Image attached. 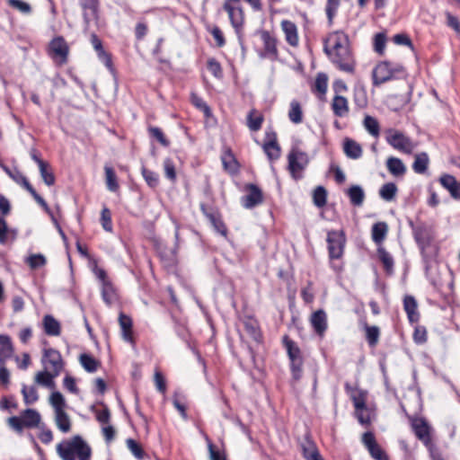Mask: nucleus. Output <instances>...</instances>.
Instances as JSON below:
<instances>
[{"label":"nucleus","mask_w":460,"mask_h":460,"mask_svg":"<svg viewBox=\"0 0 460 460\" xmlns=\"http://www.w3.org/2000/svg\"><path fill=\"white\" fill-rule=\"evenodd\" d=\"M98 59L105 65L111 74L115 77V67L112 64L111 55L107 53L102 47L100 50L96 51Z\"/></svg>","instance_id":"864d4df0"},{"label":"nucleus","mask_w":460,"mask_h":460,"mask_svg":"<svg viewBox=\"0 0 460 460\" xmlns=\"http://www.w3.org/2000/svg\"><path fill=\"white\" fill-rule=\"evenodd\" d=\"M58 376L59 375H58L57 371L49 372L47 370H43L37 373L35 381L40 385L52 389L55 387L54 379Z\"/></svg>","instance_id":"7c9ffc66"},{"label":"nucleus","mask_w":460,"mask_h":460,"mask_svg":"<svg viewBox=\"0 0 460 460\" xmlns=\"http://www.w3.org/2000/svg\"><path fill=\"white\" fill-rule=\"evenodd\" d=\"M101 224L107 232H112L111 211L104 207L101 213Z\"/></svg>","instance_id":"13d9d810"},{"label":"nucleus","mask_w":460,"mask_h":460,"mask_svg":"<svg viewBox=\"0 0 460 460\" xmlns=\"http://www.w3.org/2000/svg\"><path fill=\"white\" fill-rule=\"evenodd\" d=\"M82 7L84 10L83 13L84 22L85 23V26L88 27L90 23V15L95 17L97 14L98 1L84 0L82 3Z\"/></svg>","instance_id":"473e14b6"},{"label":"nucleus","mask_w":460,"mask_h":460,"mask_svg":"<svg viewBox=\"0 0 460 460\" xmlns=\"http://www.w3.org/2000/svg\"><path fill=\"white\" fill-rule=\"evenodd\" d=\"M347 194L352 205L359 207L363 204L365 199V192L360 186L352 185L348 189Z\"/></svg>","instance_id":"2f4dec72"},{"label":"nucleus","mask_w":460,"mask_h":460,"mask_svg":"<svg viewBox=\"0 0 460 460\" xmlns=\"http://www.w3.org/2000/svg\"><path fill=\"white\" fill-rule=\"evenodd\" d=\"M282 342L290 360L292 376L295 380H299L302 376L304 364L301 349L288 335L283 337Z\"/></svg>","instance_id":"f03ea898"},{"label":"nucleus","mask_w":460,"mask_h":460,"mask_svg":"<svg viewBox=\"0 0 460 460\" xmlns=\"http://www.w3.org/2000/svg\"><path fill=\"white\" fill-rule=\"evenodd\" d=\"M388 231L387 224L385 222H378L372 226V239L376 244H380L385 240Z\"/></svg>","instance_id":"e433bc0d"},{"label":"nucleus","mask_w":460,"mask_h":460,"mask_svg":"<svg viewBox=\"0 0 460 460\" xmlns=\"http://www.w3.org/2000/svg\"><path fill=\"white\" fill-rule=\"evenodd\" d=\"M300 447L305 460H323L315 443L308 437L301 442Z\"/></svg>","instance_id":"6ab92c4d"},{"label":"nucleus","mask_w":460,"mask_h":460,"mask_svg":"<svg viewBox=\"0 0 460 460\" xmlns=\"http://www.w3.org/2000/svg\"><path fill=\"white\" fill-rule=\"evenodd\" d=\"M411 428L414 431L415 436L425 445V447L432 451L434 444L431 438V427L422 418H417L412 420Z\"/></svg>","instance_id":"9d476101"},{"label":"nucleus","mask_w":460,"mask_h":460,"mask_svg":"<svg viewBox=\"0 0 460 460\" xmlns=\"http://www.w3.org/2000/svg\"><path fill=\"white\" fill-rule=\"evenodd\" d=\"M164 170L166 178L174 181L176 180V171L174 163L171 158H166L164 161Z\"/></svg>","instance_id":"680f3d73"},{"label":"nucleus","mask_w":460,"mask_h":460,"mask_svg":"<svg viewBox=\"0 0 460 460\" xmlns=\"http://www.w3.org/2000/svg\"><path fill=\"white\" fill-rule=\"evenodd\" d=\"M262 148L270 161H275L280 157L281 149L278 144L277 133L273 129L266 130Z\"/></svg>","instance_id":"f8f14e48"},{"label":"nucleus","mask_w":460,"mask_h":460,"mask_svg":"<svg viewBox=\"0 0 460 460\" xmlns=\"http://www.w3.org/2000/svg\"><path fill=\"white\" fill-rule=\"evenodd\" d=\"M288 119L295 124H299L303 121V111L297 101L294 100L290 102Z\"/></svg>","instance_id":"a19ab883"},{"label":"nucleus","mask_w":460,"mask_h":460,"mask_svg":"<svg viewBox=\"0 0 460 460\" xmlns=\"http://www.w3.org/2000/svg\"><path fill=\"white\" fill-rule=\"evenodd\" d=\"M191 102L193 103L194 106L202 111L207 118L211 116V110L208 107V105L203 101L202 98H200L195 93H192Z\"/></svg>","instance_id":"052dcab7"},{"label":"nucleus","mask_w":460,"mask_h":460,"mask_svg":"<svg viewBox=\"0 0 460 460\" xmlns=\"http://www.w3.org/2000/svg\"><path fill=\"white\" fill-rule=\"evenodd\" d=\"M90 410L95 414L96 420L102 424H107L111 420V412L108 406L102 401H97L91 405Z\"/></svg>","instance_id":"5701e85b"},{"label":"nucleus","mask_w":460,"mask_h":460,"mask_svg":"<svg viewBox=\"0 0 460 460\" xmlns=\"http://www.w3.org/2000/svg\"><path fill=\"white\" fill-rule=\"evenodd\" d=\"M333 113L337 117H343L349 111L348 101L345 97L336 95L332 103Z\"/></svg>","instance_id":"72a5a7b5"},{"label":"nucleus","mask_w":460,"mask_h":460,"mask_svg":"<svg viewBox=\"0 0 460 460\" xmlns=\"http://www.w3.org/2000/svg\"><path fill=\"white\" fill-rule=\"evenodd\" d=\"M403 72V66L398 64L384 61L376 65L373 70L374 84L379 85L392 80L395 74Z\"/></svg>","instance_id":"39448f33"},{"label":"nucleus","mask_w":460,"mask_h":460,"mask_svg":"<svg viewBox=\"0 0 460 460\" xmlns=\"http://www.w3.org/2000/svg\"><path fill=\"white\" fill-rule=\"evenodd\" d=\"M27 262L31 269H38L46 263V258L40 253L32 254L28 257Z\"/></svg>","instance_id":"e2e57ef3"},{"label":"nucleus","mask_w":460,"mask_h":460,"mask_svg":"<svg viewBox=\"0 0 460 460\" xmlns=\"http://www.w3.org/2000/svg\"><path fill=\"white\" fill-rule=\"evenodd\" d=\"M440 184L450 193L454 199L460 200V182L450 174H442L439 177Z\"/></svg>","instance_id":"a211bd4d"},{"label":"nucleus","mask_w":460,"mask_h":460,"mask_svg":"<svg viewBox=\"0 0 460 460\" xmlns=\"http://www.w3.org/2000/svg\"><path fill=\"white\" fill-rule=\"evenodd\" d=\"M245 190L248 191V194L242 198V205L245 208H252L262 203V192L257 185L249 183L245 186Z\"/></svg>","instance_id":"2eb2a0df"},{"label":"nucleus","mask_w":460,"mask_h":460,"mask_svg":"<svg viewBox=\"0 0 460 460\" xmlns=\"http://www.w3.org/2000/svg\"><path fill=\"white\" fill-rule=\"evenodd\" d=\"M313 202L315 207L321 208L326 205L327 190L323 186H317L313 191Z\"/></svg>","instance_id":"49530a36"},{"label":"nucleus","mask_w":460,"mask_h":460,"mask_svg":"<svg viewBox=\"0 0 460 460\" xmlns=\"http://www.w3.org/2000/svg\"><path fill=\"white\" fill-rule=\"evenodd\" d=\"M13 346L11 337L7 334H0V364L11 358L13 353Z\"/></svg>","instance_id":"c85d7f7f"},{"label":"nucleus","mask_w":460,"mask_h":460,"mask_svg":"<svg viewBox=\"0 0 460 460\" xmlns=\"http://www.w3.org/2000/svg\"><path fill=\"white\" fill-rule=\"evenodd\" d=\"M349 42V37L346 33L341 31H336L331 32L328 37L324 40L323 49L327 54L336 51L341 47L346 46Z\"/></svg>","instance_id":"ddd939ff"},{"label":"nucleus","mask_w":460,"mask_h":460,"mask_svg":"<svg viewBox=\"0 0 460 460\" xmlns=\"http://www.w3.org/2000/svg\"><path fill=\"white\" fill-rule=\"evenodd\" d=\"M39 170L44 183L47 186H53L56 182V177L49 164L47 162L44 164H40Z\"/></svg>","instance_id":"c03bdc74"},{"label":"nucleus","mask_w":460,"mask_h":460,"mask_svg":"<svg viewBox=\"0 0 460 460\" xmlns=\"http://www.w3.org/2000/svg\"><path fill=\"white\" fill-rule=\"evenodd\" d=\"M0 167L2 170L16 183L23 187L28 192L33 189L28 179L19 171L17 167L13 172L6 164L0 161Z\"/></svg>","instance_id":"aec40b11"},{"label":"nucleus","mask_w":460,"mask_h":460,"mask_svg":"<svg viewBox=\"0 0 460 460\" xmlns=\"http://www.w3.org/2000/svg\"><path fill=\"white\" fill-rule=\"evenodd\" d=\"M385 165L388 172L394 177H402L406 172V166L400 158L390 156Z\"/></svg>","instance_id":"bb28decb"},{"label":"nucleus","mask_w":460,"mask_h":460,"mask_svg":"<svg viewBox=\"0 0 460 460\" xmlns=\"http://www.w3.org/2000/svg\"><path fill=\"white\" fill-rule=\"evenodd\" d=\"M329 257L332 260L341 258L344 252L346 237L342 231H329L327 234Z\"/></svg>","instance_id":"1a4fd4ad"},{"label":"nucleus","mask_w":460,"mask_h":460,"mask_svg":"<svg viewBox=\"0 0 460 460\" xmlns=\"http://www.w3.org/2000/svg\"><path fill=\"white\" fill-rule=\"evenodd\" d=\"M263 120V116L259 114L255 109L251 110L247 115V126L252 131L260 130Z\"/></svg>","instance_id":"4c0bfd02"},{"label":"nucleus","mask_w":460,"mask_h":460,"mask_svg":"<svg viewBox=\"0 0 460 460\" xmlns=\"http://www.w3.org/2000/svg\"><path fill=\"white\" fill-rule=\"evenodd\" d=\"M148 132L150 137L157 140L163 146L167 147L170 145V141L165 137L161 128L157 127H149Z\"/></svg>","instance_id":"6e6d98bb"},{"label":"nucleus","mask_w":460,"mask_h":460,"mask_svg":"<svg viewBox=\"0 0 460 460\" xmlns=\"http://www.w3.org/2000/svg\"><path fill=\"white\" fill-rule=\"evenodd\" d=\"M261 38L264 45V56L272 59L277 58V40L276 39L267 31L261 32Z\"/></svg>","instance_id":"4be33fe9"},{"label":"nucleus","mask_w":460,"mask_h":460,"mask_svg":"<svg viewBox=\"0 0 460 460\" xmlns=\"http://www.w3.org/2000/svg\"><path fill=\"white\" fill-rule=\"evenodd\" d=\"M49 402L54 408L55 412L65 411L64 408L66 407V400L59 391H54L51 393Z\"/></svg>","instance_id":"09e8293b"},{"label":"nucleus","mask_w":460,"mask_h":460,"mask_svg":"<svg viewBox=\"0 0 460 460\" xmlns=\"http://www.w3.org/2000/svg\"><path fill=\"white\" fill-rule=\"evenodd\" d=\"M8 423L17 432H22L23 429L26 428L25 424H23L22 415L10 417L8 419Z\"/></svg>","instance_id":"338daca9"},{"label":"nucleus","mask_w":460,"mask_h":460,"mask_svg":"<svg viewBox=\"0 0 460 460\" xmlns=\"http://www.w3.org/2000/svg\"><path fill=\"white\" fill-rule=\"evenodd\" d=\"M429 165V156L426 153H420L415 155L412 164V169L416 173H424Z\"/></svg>","instance_id":"79ce46f5"},{"label":"nucleus","mask_w":460,"mask_h":460,"mask_svg":"<svg viewBox=\"0 0 460 460\" xmlns=\"http://www.w3.org/2000/svg\"><path fill=\"white\" fill-rule=\"evenodd\" d=\"M354 102L358 108H365L367 105V96L364 88L359 87L354 90Z\"/></svg>","instance_id":"bf43d9fd"},{"label":"nucleus","mask_w":460,"mask_h":460,"mask_svg":"<svg viewBox=\"0 0 460 460\" xmlns=\"http://www.w3.org/2000/svg\"><path fill=\"white\" fill-rule=\"evenodd\" d=\"M126 445L130 453L137 459L143 460L146 456V454L142 447L141 444L133 438L126 439Z\"/></svg>","instance_id":"ea45409f"},{"label":"nucleus","mask_w":460,"mask_h":460,"mask_svg":"<svg viewBox=\"0 0 460 460\" xmlns=\"http://www.w3.org/2000/svg\"><path fill=\"white\" fill-rule=\"evenodd\" d=\"M282 30L285 33L286 40L293 47L298 44L297 29L294 22L285 20L281 22Z\"/></svg>","instance_id":"cd10ccee"},{"label":"nucleus","mask_w":460,"mask_h":460,"mask_svg":"<svg viewBox=\"0 0 460 460\" xmlns=\"http://www.w3.org/2000/svg\"><path fill=\"white\" fill-rule=\"evenodd\" d=\"M412 231L414 239L421 249L429 245L432 240V234L429 226L424 224H420L413 226Z\"/></svg>","instance_id":"f3484780"},{"label":"nucleus","mask_w":460,"mask_h":460,"mask_svg":"<svg viewBox=\"0 0 460 460\" xmlns=\"http://www.w3.org/2000/svg\"><path fill=\"white\" fill-rule=\"evenodd\" d=\"M142 175L147 183V185L151 188H155L159 183L158 174L146 167H142L141 169Z\"/></svg>","instance_id":"5fc2aeb1"},{"label":"nucleus","mask_w":460,"mask_h":460,"mask_svg":"<svg viewBox=\"0 0 460 460\" xmlns=\"http://www.w3.org/2000/svg\"><path fill=\"white\" fill-rule=\"evenodd\" d=\"M21 415L23 419V424H25L26 428L33 429L40 427L41 416L37 410L27 408L22 411Z\"/></svg>","instance_id":"a878e982"},{"label":"nucleus","mask_w":460,"mask_h":460,"mask_svg":"<svg viewBox=\"0 0 460 460\" xmlns=\"http://www.w3.org/2000/svg\"><path fill=\"white\" fill-rule=\"evenodd\" d=\"M398 191L397 186L394 182L384 184L379 190L380 197L385 201L393 200Z\"/></svg>","instance_id":"a18cd8bd"},{"label":"nucleus","mask_w":460,"mask_h":460,"mask_svg":"<svg viewBox=\"0 0 460 460\" xmlns=\"http://www.w3.org/2000/svg\"><path fill=\"white\" fill-rule=\"evenodd\" d=\"M208 69L217 78H221L223 75L221 66L215 58L208 59Z\"/></svg>","instance_id":"69168bd1"},{"label":"nucleus","mask_w":460,"mask_h":460,"mask_svg":"<svg viewBox=\"0 0 460 460\" xmlns=\"http://www.w3.org/2000/svg\"><path fill=\"white\" fill-rule=\"evenodd\" d=\"M288 169L295 179H297L296 173L302 172L308 164L309 159L306 153L298 148H292L288 155Z\"/></svg>","instance_id":"9b49d317"},{"label":"nucleus","mask_w":460,"mask_h":460,"mask_svg":"<svg viewBox=\"0 0 460 460\" xmlns=\"http://www.w3.org/2000/svg\"><path fill=\"white\" fill-rule=\"evenodd\" d=\"M363 328L366 332V340L370 347H376L379 341L380 329L373 325L369 326L366 322L363 323Z\"/></svg>","instance_id":"f704fd0d"},{"label":"nucleus","mask_w":460,"mask_h":460,"mask_svg":"<svg viewBox=\"0 0 460 460\" xmlns=\"http://www.w3.org/2000/svg\"><path fill=\"white\" fill-rule=\"evenodd\" d=\"M224 9L228 13L232 26L234 28L238 38L241 39V31L243 24V11L239 4V0H227L224 4Z\"/></svg>","instance_id":"6e6552de"},{"label":"nucleus","mask_w":460,"mask_h":460,"mask_svg":"<svg viewBox=\"0 0 460 460\" xmlns=\"http://www.w3.org/2000/svg\"><path fill=\"white\" fill-rule=\"evenodd\" d=\"M22 394L24 403L27 405L33 404L39 400V394L35 386L28 387L25 384L22 385Z\"/></svg>","instance_id":"37998d69"},{"label":"nucleus","mask_w":460,"mask_h":460,"mask_svg":"<svg viewBox=\"0 0 460 460\" xmlns=\"http://www.w3.org/2000/svg\"><path fill=\"white\" fill-rule=\"evenodd\" d=\"M343 152L347 157L356 160L362 156L363 150L357 141L347 137L343 142Z\"/></svg>","instance_id":"393cba45"},{"label":"nucleus","mask_w":460,"mask_h":460,"mask_svg":"<svg viewBox=\"0 0 460 460\" xmlns=\"http://www.w3.org/2000/svg\"><path fill=\"white\" fill-rule=\"evenodd\" d=\"M41 362L43 365L49 364L52 367V371H57L58 375H60L63 367L64 361L60 352L53 348H48L43 349V355Z\"/></svg>","instance_id":"4468645a"},{"label":"nucleus","mask_w":460,"mask_h":460,"mask_svg":"<svg viewBox=\"0 0 460 460\" xmlns=\"http://www.w3.org/2000/svg\"><path fill=\"white\" fill-rule=\"evenodd\" d=\"M93 272L101 283V295L103 302L111 307L113 304V296L115 294L112 282L108 279L106 270L98 267L96 264L93 268Z\"/></svg>","instance_id":"0eeeda50"},{"label":"nucleus","mask_w":460,"mask_h":460,"mask_svg":"<svg viewBox=\"0 0 460 460\" xmlns=\"http://www.w3.org/2000/svg\"><path fill=\"white\" fill-rule=\"evenodd\" d=\"M79 361L84 369L88 373H94L99 366V361L90 353H82Z\"/></svg>","instance_id":"c9c22d12"},{"label":"nucleus","mask_w":460,"mask_h":460,"mask_svg":"<svg viewBox=\"0 0 460 460\" xmlns=\"http://www.w3.org/2000/svg\"><path fill=\"white\" fill-rule=\"evenodd\" d=\"M118 324L120 339L131 349H135L137 347L138 333L134 328V322L131 316L122 312L119 313L118 317Z\"/></svg>","instance_id":"7ed1b4c3"},{"label":"nucleus","mask_w":460,"mask_h":460,"mask_svg":"<svg viewBox=\"0 0 460 460\" xmlns=\"http://www.w3.org/2000/svg\"><path fill=\"white\" fill-rule=\"evenodd\" d=\"M7 3L22 14H30L31 13V4L23 0H7Z\"/></svg>","instance_id":"4d7b16f0"},{"label":"nucleus","mask_w":460,"mask_h":460,"mask_svg":"<svg viewBox=\"0 0 460 460\" xmlns=\"http://www.w3.org/2000/svg\"><path fill=\"white\" fill-rule=\"evenodd\" d=\"M365 128L373 137H378L380 133L379 123L376 119L372 116L367 115L363 121Z\"/></svg>","instance_id":"3c124183"},{"label":"nucleus","mask_w":460,"mask_h":460,"mask_svg":"<svg viewBox=\"0 0 460 460\" xmlns=\"http://www.w3.org/2000/svg\"><path fill=\"white\" fill-rule=\"evenodd\" d=\"M57 453L62 460H91L92 448L81 435L64 439L57 445Z\"/></svg>","instance_id":"f257e3e1"},{"label":"nucleus","mask_w":460,"mask_h":460,"mask_svg":"<svg viewBox=\"0 0 460 460\" xmlns=\"http://www.w3.org/2000/svg\"><path fill=\"white\" fill-rule=\"evenodd\" d=\"M368 451L375 460H389L387 455L377 443L370 447Z\"/></svg>","instance_id":"774afa93"},{"label":"nucleus","mask_w":460,"mask_h":460,"mask_svg":"<svg viewBox=\"0 0 460 460\" xmlns=\"http://www.w3.org/2000/svg\"><path fill=\"white\" fill-rule=\"evenodd\" d=\"M49 50L54 56L61 58L62 62H66L68 55V46L63 37L58 36L49 43Z\"/></svg>","instance_id":"412c9836"},{"label":"nucleus","mask_w":460,"mask_h":460,"mask_svg":"<svg viewBox=\"0 0 460 460\" xmlns=\"http://www.w3.org/2000/svg\"><path fill=\"white\" fill-rule=\"evenodd\" d=\"M385 139L394 149L407 155H411L416 147V144L409 137L395 129H389Z\"/></svg>","instance_id":"423d86ee"},{"label":"nucleus","mask_w":460,"mask_h":460,"mask_svg":"<svg viewBox=\"0 0 460 460\" xmlns=\"http://www.w3.org/2000/svg\"><path fill=\"white\" fill-rule=\"evenodd\" d=\"M379 260L382 261L384 268L387 273H391L394 268V259L392 255L385 251V248L379 247L377 249Z\"/></svg>","instance_id":"8fccbe9b"},{"label":"nucleus","mask_w":460,"mask_h":460,"mask_svg":"<svg viewBox=\"0 0 460 460\" xmlns=\"http://www.w3.org/2000/svg\"><path fill=\"white\" fill-rule=\"evenodd\" d=\"M386 37L384 33H377L374 38V49L379 53L383 54L385 48Z\"/></svg>","instance_id":"0e129e2a"},{"label":"nucleus","mask_w":460,"mask_h":460,"mask_svg":"<svg viewBox=\"0 0 460 460\" xmlns=\"http://www.w3.org/2000/svg\"><path fill=\"white\" fill-rule=\"evenodd\" d=\"M328 85V76L324 73H319L316 75L313 91L323 96L326 93Z\"/></svg>","instance_id":"de8ad7c7"},{"label":"nucleus","mask_w":460,"mask_h":460,"mask_svg":"<svg viewBox=\"0 0 460 460\" xmlns=\"http://www.w3.org/2000/svg\"><path fill=\"white\" fill-rule=\"evenodd\" d=\"M417 301L411 296H406L403 299V308L407 314L408 319L411 323L419 321L420 314L417 311Z\"/></svg>","instance_id":"c756f323"},{"label":"nucleus","mask_w":460,"mask_h":460,"mask_svg":"<svg viewBox=\"0 0 460 460\" xmlns=\"http://www.w3.org/2000/svg\"><path fill=\"white\" fill-rule=\"evenodd\" d=\"M331 61L341 70L352 74L355 70V60L350 50L349 42L336 51L327 54Z\"/></svg>","instance_id":"20e7f679"},{"label":"nucleus","mask_w":460,"mask_h":460,"mask_svg":"<svg viewBox=\"0 0 460 460\" xmlns=\"http://www.w3.org/2000/svg\"><path fill=\"white\" fill-rule=\"evenodd\" d=\"M310 323L314 332L323 338L328 329L327 314L323 309H318L314 312L310 316Z\"/></svg>","instance_id":"dca6fc26"},{"label":"nucleus","mask_w":460,"mask_h":460,"mask_svg":"<svg viewBox=\"0 0 460 460\" xmlns=\"http://www.w3.org/2000/svg\"><path fill=\"white\" fill-rule=\"evenodd\" d=\"M55 421L61 432L67 433L71 429V421L65 411L55 412Z\"/></svg>","instance_id":"58836bf2"},{"label":"nucleus","mask_w":460,"mask_h":460,"mask_svg":"<svg viewBox=\"0 0 460 460\" xmlns=\"http://www.w3.org/2000/svg\"><path fill=\"white\" fill-rule=\"evenodd\" d=\"M244 330L255 341L261 340V332L257 323L253 320H247L243 322Z\"/></svg>","instance_id":"603ef678"},{"label":"nucleus","mask_w":460,"mask_h":460,"mask_svg":"<svg viewBox=\"0 0 460 460\" xmlns=\"http://www.w3.org/2000/svg\"><path fill=\"white\" fill-rule=\"evenodd\" d=\"M44 332L49 336H58L61 332L60 323L52 315L46 314L42 320Z\"/></svg>","instance_id":"b1692460"}]
</instances>
